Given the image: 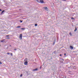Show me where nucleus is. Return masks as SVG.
I'll return each instance as SVG.
<instances>
[{"mask_svg":"<svg viewBox=\"0 0 78 78\" xmlns=\"http://www.w3.org/2000/svg\"><path fill=\"white\" fill-rule=\"evenodd\" d=\"M43 9H45V10H47V9H48V8H47V7H43Z\"/></svg>","mask_w":78,"mask_h":78,"instance_id":"obj_2","label":"nucleus"},{"mask_svg":"<svg viewBox=\"0 0 78 78\" xmlns=\"http://www.w3.org/2000/svg\"><path fill=\"white\" fill-rule=\"evenodd\" d=\"M4 40H1V42H4Z\"/></svg>","mask_w":78,"mask_h":78,"instance_id":"obj_12","label":"nucleus"},{"mask_svg":"<svg viewBox=\"0 0 78 78\" xmlns=\"http://www.w3.org/2000/svg\"><path fill=\"white\" fill-rule=\"evenodd\" d=\"M60 56H62L61 54H60Z\"/></svg>","mask_w":78,"mask_h":78,"instance_id":"obj_31","label":"nucleus"},{"mask_svg":"<svg viewBox=\"0 0 78 78\" xmlns=\"http://www.w3.org/2000/svg\"><path fill=\"white\" fill-rule=\"evenodd\" d=\"M20 22H21V23H22V22H23V21L21 20H20Z\"/></svg>","mask_w":78,"mask_h":78,"instance_id":"obj_17","label":"nucleus"},{"mask_svg":"<svg viewBox=\"0 0 78 78\" xmlns=\"http://www.w3.org/2000/svg\"><path fill=\"white\" fill-rule=\"evenodd\" d=\"M69 35H71V36H72V33H71V32H70V33H69Z\"/></svg>","mask_w":78,"mask_h":78,"instance_id":"obj_13","label":"nucleus"},{"mask_svg":"<svg viewBox=\"0 0 78 78\" xmlns=\"http://www.w3.org/2000/svg\"><path fill=\"white\" fill-rule=\"evenodd\" d=\"M60 61H61V60H62L64 61V59H61V58H60Z\"/></svg>","mask_w":78,"mask_h":78,"instance_id":"obj_14","label":"nucleus"},{"mask_svg":"<svg viewBox=\"0 0 78 78\" xmlns=\"http://www.w3.org/2000/svg\"><path fill=\"white\" fill-rule=\"evenodd\" d=\"M75 30H77V29H76V28Z\"/></svg>","mask_w":78,"mask_h":78,"instance_id":"obj_29","label":"nucleus"},{"mask_svg":"<svg viewBox=\"0 0 78 78\" xmlns=\"http://www.w3.org/2000/svg\"><path fill=\"white\" fill-rule=\"evenodd\" d=\"M26 61H28V58H25V60Z\"/></svg>","mask_w":78,"mask_h":78,"instance_id":"obj_9","label":"nucleus"},{"mask_svg":"<svg viewBox=\"0 0 78 78\" xmlns=\"http://www.w3.org/2000/svg\"><path fill=\"white\" fill-rule=\"evenodd\" d=\"M21 30H25V28H21Z\"/></svg>","mask_w":78,"mask_h":78,"instance_id":"obj_20","label":"nucleus"},{"mask_svg":"<svg viewBox=\"0 0 78 78\" xmlns=\"http://www.w3.org/2000/svg\"><path fill=\"white\" fill-rule=\"evenodd\" d=\"M21 27L20 26H18L17 27V28H20Z\"/></svg>","mask_w":78,"mask_h":78,"instance_id":"obj_19","label":"nucleus"},{"mask_svg":"<svg viewBox=\"0 0 78 78\" xmlns=\"http://www.w3.org/2000/svg\"><path fill=\"white\" fill-rule=\"evenodd\" d=\"M0 64H2V62H0Z\"/></svg>","mask_w":78,"mask_h":78,"instance_id":"obj_23","label":"nucleus"},{"mask_svg":"<svg viewBox=\"0 0 78 78\" xmlns=\"http://www.w3.org/2000/svg\"><path fill=\"white\" fill-rule=\"evenodd\" d=\"M9 46H11V45H9Z\"/></svg>","mask_w":78,"mask_h":78,"instance_id":"obj_34","label":"nucleus"},{"mask_svg":"<svg viewBox=\"0 0 78 78\" xmlns=\"http://www.w3.org/2000/svg\"><path fill=\"white\" fill-rule=\"evenodd\" d=\"M71 19H73V20H74V19H74V18H71Z\"/></svg>","mask_w":78,"mask_h":78,"instance_id":"obj_25","label":"nucleus"},{"mask_svg":"<svg viewBox=\"0 0 78 78\" xmlns=\"http://www.w3.org/2000/svg\"><path fill=\"white\" fill-rule=\"evenodd\" d=\"M5 10H3V11L2 12H1V14H2L3 13V12H5Z\"/></svg>","mask_w":78,"mask_h":78,"instance_id":"obj_8","label":"nucleus"},{"mask_svg":"<svg viewBox=\"0 0 78 78\" xmlns=\"http://www.w3.org/2000/svg\"><path fill=\"white\" fill-rule=\"evenodd\" d=\"M36 1H37V2H38V3H40V2H39V0H36Z\"/></svg>","mask_w":78,"mask_h":78,"instance_id":"obj_10","label":"nucleus"},{"mask_svg":"<svg viewBox=\"0 0 78 78\" xmlns=\"http://www.w3.org/2000/svg\"><path fill=\"white\" fill-rule=\"evenodd\" d=\"M76 31V30H75L74 31L75 32V31Z\"/></svg>","mask_w":78,"mask_h":78,"instance_id":"obj_33","label":"nucleus"},{"mask_svg":"<svg viewBox=\"0 0 78 78\" xmlns=\"http://www.w3.org/2000/svg\"><path fill=\"white\" fill-rule=\"evenodd\" d=\"M6 39H10V37H6Z\"/></svg>","mask_w":78,"mask_h":78,"instance_id":"obj_24","label":"nucleus"},{"mask_svg":"<svg viewBox=\"0 0 78 78\" xmlns=\"http://www.w3.org/2000/svg\"><path fill=\"white\" fill-rule=\"evenodd\" d=\"M25 65H27L28 64V62L27 61H26L24 62Z\"/></svg>","mask_w":78,"mask_h":78,"instance_id":"obj_4","label":"nucleus"},{"mask_svg":"<svg viewBox=\"0 0 78 78\" xmlns=\"http://www.w3.org/2000/svg\"><path fill=\"white\" fill-rule=\"evenodd\" d=\"M7 55H9V54H10L9 53V52H7Z\"/></svg>","mask_w":78,"mask_h":78,"instance_id":"obj_22","label":"nucleus"},{"mask_svg":"<svg viewBox=\"0 0 78 78\" xmlns=\"http://www.w3.org/2000/svg\"><path fill=\"white\" fill-rule=\"evenodd\" d=\"M0 11H2V9H0Z\"/></svg>","mask_w":78,"mask_h":78,"instance_id":"obj_30","label":"nucleus"},{"mask_svg":"<svg viewBox=\"0 0 78 78\" xmlns=\"http://www.w3.org/2000/svg\"><path fill=\"white\" fill-rule=\"evenodd\" d=\"M66 55V53H65V54H64V55L65 56V55Z\"/></svg>","mask_w":78,"mask_h":78,"instance_id":"obj_27","label":"nucleus"},{"mask_svg":"<svg viewBox=\"0 0 78 78\" xmlns=\"http://www.w3.org/2000/svg\"><path fill=\"white\" fill-rule=\"evenodd\" d=\"M38 70V68H36L35 69H34L32 70V71H37Z\"/></svg>","mask_w":78,"mask_h":78,"instance_id":"obj_3","label":"nucleus"},{"mask_svg":"<svg viewBox=\"0 0 78 78\" xmlns=\"http://www.w3.org/2000/svg\"><path fill=\"white\" fill-rule=\"evenodd\" d=\"M61 63H63V61H61Z\"/></svg>","mask_w":78,"mask_h":78,"instance_id":"obj_28","label":"nucleus"},{"mask_svg":"<svg viewBox=\"0 0 78 78\" xmlns=\"http://www.w3.org/2000/svg\"><path fill=\"white\" fill-rule=\"evenodd\" d=\"M35 27H36L37 26V24H35Z\"/></svg>","mask_w":78,"mask_h":78,"instance_id":"obj_15","label":"nucleus"},{"mask_svg":"<svg viewBox=\"0 0 78 78\" xmlns=\"http://www.w3.org/2000/svg\"><path fill=\"white\" fill-rule=\"evenodd\" d=\"M22 75H23L22 74H21L20 75V76L21 77H22Z\"/></svg>","mask_w":78,"mask_h":78,"instance_id":"obj_21","label":"nucleus"},{"mask_svg":"<svg viewBox=\"0 0 78 78\" xmlns=\"http://www.w3.org/2000/svg\"><path fill=\"white\" fill-rule=\"evenodd\" d=\"M70 48L71 49H73V47L72 46H70Z\"/></svg>","mask_w":78,"mask_h":78,"instance_id":"obj_6","label":"nucleus"},{"mask_svg":"<svg viewBox=\"0 0 78 78\" xmlns=\"http://www.w3.org/2000/svg\"><path fill=\"white\" fill-rule=\"evenodd\" d=\"M40 2L41 3H44V2L43 0H40Z\"/></svg>","mask_w":78,"mask_h":78,"instance_id":"obj_5","label":"nucleus"},{"mask_svg":"<svg viewBox=\"0 0 78 78\" xmlns=\"http://www.w3.org/2000/svg\"><path fill=\"white\" fill-rule=\"evenodd\" d=\"M19 38L21 39V40H22V34H20L19 37Z\"/></svg>","mask_w":78,"mask_h":78,"instance_id":"obj_1","label":"nucleus"},{"mask_svg":"<svg viewBox=\"0 0 78 78\" xmlns=\"http://www.w3.org/2000/svg\"><path fill=\"white\" fill-rule=\"evenodd\" d=\"M14 50H15V51H16V50H17V49L16 48L14 49Z\"/></svg>","mask_w":78,"mask_h":78,"instance_id":"obj_16","label":"nucleus"},{"mask_svg":"<svg viewBox=\"0 0 78 78\" xmlns=\"http://www.w3.org/2000/svg\"><path fill=\"white\" fill-rule=\"evenodd\" d=\"M55 42H56V40H54L53 43V45H55Z\"/></svg>","mask_w":78,"mask_h":78,"instance_id":"obj_7","label":"nucleus"},{"mask_svg":"<svg viewBox=\"0 0 78 78\" xmlns=\"http://www.w3.org/2000/svg\"><path fill=\"white\" fill-rule=\"evenodd\" d=\"M10 55H11V56H12V53H10Z\"/></svg>","mask_w":78,"mask_h":78,"instance_id":"obj_18","label":"nucleus"},{"mask_svg":"<svg viewBox=\"0 0 78 78\" xmlns=\"http://www.w3.org/2000/svg\"><path fill=\"white\" fill-rule=\"evenodd\" d=\"M54 54H56V51H54Z\"/></svg>","mask_w":78,"mask_h":78,"instance_id":"obj_11","label":"nucleus"},{"mask_svg":"<svg viewBox=\"0 0 78 78\" xmlns=\"http://www.w3.org/2000/svg\"><path fill=\"white\" fill-rule=\"evenodd\" d=\"M9 35H6V37H9Z\"/></svg>","mask_w":78,"mask_h":78,"instance_id":"obj_26","label":"nucleus"},{"mask_svg":"<svg viewBox=\"0 0 78 78\" xmlns=\"http://www.w3.org/2000/svg\"><path fill=\"white\" fill-rule=\"evenodd\" d=\"M40 69H41V67H40Z\"/></svg>","mask_w":78,"mask_h":78,"instance_id":"obj_32","label":"nucleus"}]
</instances>
